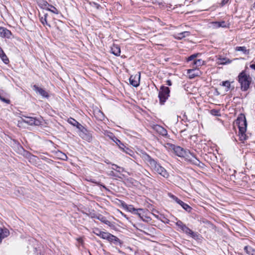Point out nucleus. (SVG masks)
Segmentation results:
<instances>
[{"label": "nucleus", "instance_id": "1", "mask_svg": "<svg viewBox=\"0 0 255 255\" xmlns=\"http://www.w3.org/2000/svg\"><path fill=\"white\" fill-rule=\"evenodd\" d=\"M165 147L168 150L173 151L179 157H187L189 158V160L196 165H199L200 163V160L194 154L179 146H176L172 143H167L165 144Z\"/></svg>", "mask_w": 255, "mask_h": 255}, {"label": "nucleus", "instance_id": "2", "mask_svg": "<svg viewBox=\"0 0 255 255\" xmlns=\"http://www.w3.org/2000/svg\"><path fill=\"white\" fill-rule=\"evenodd\" d=\"M145 160L148 162L151 168L164 178H168L169 173L166 170L149 155L145 156Z\"/></svg>", "mask_w": 255, "mask_h": 255}, {"label": "nucleus", "instance_id": "3", "mask_svg": "<svg viewBox=\"0 0 255 255\" xmlns=\"http://www.w3.org/2000/svg\"><path fill=\"white\" fill-rule=\"evenodd\" d=\"M238 82L240 84L243 91H247L252 82V78L245 71H242L238 75Z\"/></svg>", "mask_w": 255, "mask_h": 255}, {"label": "nucleus", "instance_id": "4", "mask_svg": "<svg viewBox=\"0 0 255 255\" xmlns=\"http://www.w3.org/2000/svg\"><path fill=\"white\" fill-rule=\"evenodd\" d=\"M237 121L239 124L240 140L242 141H244L247 138L245 132L247 130V123L245 116L241 115V116L238 117Z\"/></svg>", "mask_w": 255, "mask_h": 255}, {"label": "nucleus", "instance_id": "5", "mask_svg": "<svg viewBox=\"0 0 255 255\" xmlns=\"http://www.w3.org/2000/svg\"><path fill=\"white\" fill-rule=\"evenodd\" d=\"M170 89L167 87L162 86L160 87V91L158 93V98L160 103L163 105L169 97Z\"/></svg>", "mask_w": 255, "mask_h": 255}, {"label": "nucleus", "instance_id": "6", "mask_svg": "<svg viewBox=\"0 0 255 255\" xmlns=\"http://www.w3.org/2000/svg\"><path fill=\"white\" fill-rule=\"evenodd\" d=\"M125 208L128 211L134 213V214L137 215L141 218H142V215L145 212L143 209L141 208L136 209L134 208L133 206L132 205H126Z\"/></svg>", "mask_w": 255, "mask_h": 255}, {"label": "nucleus", "instance_id": "7", "mask_svg": "<svg viewBox=\"0 0 255 255\" xmlns=\"http://www.w3.org/2000/svg\"><path fill=\"white\" fill-rule=\"evenodd\" d=\"M22 121L30 126H38L41 124V122L39 120L32 117H25L24 118L22 119Z\"/></svg>", "mask_w": 255, "mask_h": 255}, {"label": "nucleus", "instance_id": "8", "mask_svg": "<svg viewBox=\"0 0 255 255\" xmlns=\"http://www.w3.org/2000/svg\"><path fill=\"white\" fill-rule=\"evenodd\" d=\"M97 219L100 220L102 223H104L112 228L115 227L114 225L109 220L108 216L98 214L97 215Z\"/></svg>", "mask_w": 255, "mask_h": 255}, {"label": "nucleus", "instance_id": "9", "mask_svg": "<svg viewBox=\"0 0 255 255\" xmlns=\"http://www.w3.org/2000/svg\"><path fill=\"white\" fill-rule=\"evenodd\" d=\"M33 90L37 94L41 95L43 98H48L49 97L48 93L43 89L39 87L36 85L32 86Z\"/></svg>", "mask_w": 255, "mask_h": 255}, {"label": "nucleus", "instance_id": "10", "mask_svg": "<svg viewBox=\"0 0 255 255\" xmlns=\"http://www.w3.org/2000/svg\"><path fill=\"white\" fill-rule=\"evenodd\" d=\"M140 74L131 75L129 78L130 84L133 87H137L139 85Z\"/></svg>", "mask_w": 255, "mask_h": 255}, {"label": "nucleus", "instance_id": "11", "mask_svg": "<svg viewBox=\"0 0 255 255\" xmlns=\"http://www.w3.org/2000/svg\"><path fill=\"white\" fill-rule=\"evenodd\" d=\"M11 32L5 27H0V37L2 38H10Z\"/></svg>", "mask_w": 255, "mask_h": 255}, {"label": "nucleus", "instance_id": "12", "mask_svg": "<svg viewBox=\"0 0 255 255\" xmlns=\"http://www.w3.org/2000/svg\"><path fill=\"white\" fill-rule=\"evenodd\" d=\"M184 233L190 236L191 237H192L194 239H195L197 238L198 235L197 234L194 232L193 231H192L191 229H190L188 227H187L186 225H185L183 228L181 230Z\"/></svg>", "mask_w": 255, "mask_h": 255}, {"label": "nucleus", "instance_id": "13", "mask_svg": "<svg viewBox=\"0 0 255 255\" xmlns=\"http://www.w3.org/2000/svg\"><path fill=\"white\" fill-rule=\"evenodd\" d=\"M173 198L175 200V201L180 205H181L182 208L185 209L186 211L190 212L191 210V207L187 205V204L183 202L181 200L178 199L176 197L173 196Z\"/></svg>", "mask_w": 255, "mask_h": 255}, {"label": "nucleus", "instance_id": "14", "mask_svg": "<svg viewBox=\"0 0 255 255\" xmlns=\"http://www.w3.org/2000/svg\"><path fill=\"white\" fill-rule=\"evenodd\" d=\"M154 129L158 133H159L162 136H166L167 134V130L164 128L160 126L156 125L154 127Z\"/></svg>", "mask_w": 255, "mask_h": 255}, {"label": "nucleus", "instance_id": "15", "mask_svg": "<svg viewBox=\"0 0 255 255\" xmlns=\"http://www.w3.org/2000/svg\"><path fill=\"white\" fill-rule=\"evenodd\" d=\"M190 35V32L189 31H184L179 33H177L175 36V38L177 39H181L183 38L187 37Z\"/></svg>", "mask_w": 255, "mask_h": 255}, {"label": "nucleus", "instance_id": "16", "mask_svg": "<svg viewBox=\"0 0 255 255\" xmlns=\"http://www.w3.org/2000/svg\"><path fill=\"white\" fill-rule=\"evenodd\" d=\"M231 62V61L227 58H219L217 60V63L219 65H225L229 64Z\"/></svg>", "mask_w": 255, "mask_h": 255}, {"label": "nucleus", "instance_id": "17", "mask_svg": "<svg viewBox=\"0 0 255 255\" xmlns=\"http://www.w3.org/2000/svg\"><path fill=\"white\" fill-rule=\"evenodd\" d=\"M107 240L110 242L113 243L115 245L121 244L120 240L112 234L111 237H109V239H107Z\"/></svg>", "mask_w": 255, "mask_h": 255}, {"label": "nucleus", "instance_id": "18", "mask_svg": "<svg viewBox=\"0 0 255 255\" xmlns=\"http://www.w3.org/2000/svg\"><path fill=\"white\" fill-rule=\"evenodd\" d=\"M204 64V61L202 59L195 60L193 61L192 67L196 69L198 67L201 66Z\"/></svg>", "mask_w": 255, "mask_h": 255}, {"label": "nucleus", "instance_id": "19", "mask_svg": "<svg viewBox=\"0 0 255 255\" xmlns=\"http://www.w3.org/2000/svg\"><path fill=\"white\" fill-rule=\"evenodd\" d=\"M235 50L237 51H242L245 54H249L250 53V50L247 49L245 46H237L236 47Z\"/></svg>", "mask_w": 255, "mask_h": 255}, {"label": "nucleus", "instance_id": "20", "mask_svg": "<svg viewBox=\"0 0 255 255\" xmlns=\"http://www.w3.org/2000/svg\"><path fill=\"white\" fill-rule=\"evenodd\" d=\"M112 53L116 56H119L121 53V49L119 46H114L111 49Z\"/></svg>", "mask_w": 255, "mask_h": 255}, {"label": "nucleus", "instance_id": "21", "mask_svg": "<svg viewBox=\"0 0 255 255\" xmlns=\"http://www.w3.org/2000/svg\"><path fill=\"white\" fill-rule=\"evenodd\" d=\"M97 235L100 236L101 238L103 239H109V237H111V234L107 233V232H100V234L97 233Z\"/></svg>", "mask_w": 255, "mask_h": 255}, {"label": "nucleus", "instance_id": "22", "mask_svg": "<svg viewBox=\"0 0 255 255\" xmlns=\"http://www.w3.org/2000/svg\"><path fill=\"white\" fill-rule=\"evenodd\" d=\"M213 25L214 28H219V27H226V25L225 24V21H221V22H214L213 23Z\"/></svg>", "mask_w": 255, "mask_h": 255}, {"label": "nucleus", "instance_id": "23", "mask_svg": "<svg viewBox=\"0 0 255 255\" xmlns=\"http://www.w3.org/2000/svg\"><path fill=\"white\" fill-rule=\"evenodd\" d=\"M244 250L249 255H255V250L251 247L246 246L244 248Z\"/></svg>", "mask_w": 255, "mask_h": 255}, {"label": "nucleus", "instance_id": "24", "mask_svg": "<svg viewBox=\"0 0 255 255\" xmlns=\"http://www.w3.org/2000/svg\"><path fill=\"white\" fill-rule=\"evenodd\" d=\"M48 14L47 13H45L43 16H40V20L41 22L43 24V25H45V24L48 25L49 27H50V24H49L47 22V16Z\"/></svg>", "mask_w": 255, "mask_h": 255}, {"label": "nucleus", "instance_id": "25", "mask_svg": "<svg viewBox=\"0 0 255 255\" xmlns=\"http://www.w3.org/2000/svg\"><path fill=\"white\" fill-rule=\"evenodd\" d=\"M0 58L5 64L9 63V59L4 52L0 54Z\"/></svg>", "mask_w": 255, "mask_h": 255}, {"label": "nucleus", "instance_id": "26", "mask_svg": "<svg viewBox=\"0 0 255 255\" xmlns=\"http://www.w3.org/2000/svg\"><path fill=\"white\" fill-rule=\"evenodd\" d=\"M105 119V116L104 114L100 111L97 112V119L100 121L104 120Z\"/></svg>", "mask_w": 255, "mask_h": 255}, {"label": "nucleus", "instance_id": "27", "mask_svg": "<svg viewBox=\"0 0 255 255\" xmlns=\"http://www.w3.org/2000/svg\"><path fill=\"white\" fill-rule=\"evenodd\" d=\"M68 122L74 126L76 125H80V124L77 121L72 118L68 119Z\"/></svg>", "mask_w": 255, "mask_h": 255}, {"label": "nucleus", "instance_id": "28", "mask_svg": "<svg viewBox=\"0 0 255 255\" xmlns=\"http://www.w3.org/2000/svg\"><path fill=\"white\" fill-rule=\"evenodd\" d=\"M221 85L226 87V91H228L230 88L231 84L229 81H226L222 82Z\"/></svg>", "mask_w": 255, "mask_h": 255}, {"label": "nucleus", "instance_id": "29", "mask_svg": "<svg viewBox=\"0 0 255 255\" xmlns=\"http://www.w3.org/2000/svg\"><path fill=\"white\" fill-rule=\"evenodd\" d=\"M210 113L213 116H217V117L221 116L220 110L213 109V110H211Z\"/></svg>", "mask_w": 255, "mask_h": 255}, {"label": "nucleus", "instance_id": "30", "mask_svg": "<svg viewBox=\"0 0 255 255\" xmlns=\"http://www.w3.org/2000/svg\"><path fill=\"white\" fill-rule=\"evenodd\" d=\"M112 165V169L113 170H117V168H119V170H118V172H121L124 171L123 168L120 167L116 164H113Z\"/></svg>", "mask_w": 255, "mask_h": 255}, {"label": "nucleus", "instance_id": "31", "mask_svg": "<svg viewBox=\"0 0 255 255\" xmlns=\"http://www.w3.org/2000/svg\"><path fill=\"white\" fill-rule=\"evenodd\" d=\"M182 221L180 220H178L176 222V225L181 230L183 228V226L185 225Z\"/></svg>", "mask_w": 255, "mask_h": 255}, {"label": "nucleus", "instance_id": "32", "mask_svg": "<svg viewBox=\"0 0 255 255\" xmlns=\"http://www.w3.org/2000/svg\"><path fill=\"white\" fill-rule=\"evenodd\" d=\"M104 134L105 136L109 137L112 140H113V139L115 138V135L113 133L111 132L105 131Z\"/></svg>", "mask_w": 255, "mask_h": 255}, {"label": "nucleus", "instance_id": "33", "mask_svg": "<svg viewBox=\"0 0 255 255\" xmlns=\"http://www.w3.org/2000/svg\"><path fill=\"white\" fill-rule=\"evenodd\" d=\"M97 187H98L102 191H103L104 190L105 191H107V189L105 186L99 184L97 182Z\"/></svg>", "mask_w": 255, "mask_h": 255}, {"label": "nucleus", "instance_id": "34", "mask_svg": "<svg viewBox=\"0 0 255 255\" xmlns=\"http://www.w3.org/2000/svg\"><path fill=\"white\" fill-rule=\"evenodd\" d=\"M50 4H49L47 1H44L43 2V6L42 7L43 9H46V10L49 9V7H50Z\"/></svg>", "mask_w": 255, "mask_h": 255}, {"label": "nucleus", "instance_id": "35", "mask_svg": "<svg viewBox=\"0 0 255 255\" xmlns=\"http://www.w3.org/2000/svg\"><path fill=\"white\" fill-rule=\"evenodd\" d=\"M0 100L6 104H9L10 102L9 100L5 99V98L3 97L1 95L0 96Z\"/></svg>", "mask_w": 255, "mask_h": 255}, {"label": "nucleus", "instance_id": "36", "mask_svg": "<svg viewBox=\"0 0 255 255\" xmlns=\"http://www.w3.org/2000/svg\"><path fill=\"white\" fill-rule=\"evenodd\" d=\"M199 55L198 53L193 54L188 58V61H191L194 59Z\"/></svg>", "mask_w": 255, "mask_h": 255}, {"label": "nucleus", "instance_id": "37", "mask_svg": "<svg viewBox=\"0 0 255 255\" xmlns=\"http://www.w3.org/2000/svg\"><path fill=\"white\" fill-rule=\"evenodd\" d=\"M50 7L53 8V9H51L49 8V9H48V10H49L54 13H58V10L54 6L51 5H50Z\"/></svg>", "mask_w": 255, "mask_h": 255}, {"label": "nucleus", "instance_id": "38", "mask_svg": "<svg viewBox=\"0 0 255 255\" xmlns=\"http://www.w3.org/2000/svg\"><path fill=\"white\" fill-rule=\"evenodd\" d=\"M112 140L114 141L115 143H116L117 144H118V143H121V141L115 136V138H114Z\"/></svg>", "mask_w": 255, "mask_h": 255}, {"label": "nucleus", "instance_id": "39", "mask_svg": "<svg viewBox=\"0 0 255 255\" xmlns=\"http://www.w3.org/2000/svg\"><path fill=\"white\" fill-rule=\"evenodd\" d=\"M117 145L119 146V147L121 149L124 150V147H125V146L124 145V144L123 143H122V142H121V143H118V144H117Z\"/></svg>", "mask_w": 255, "mask_h": 255}, {"label": "nucleus", "instance_id": "40", "mask_svg": "<svg viewBox=\"0 0 255 255\" xmlns=\"http://www.w3.org/2000/svg\"><path fill=\"white\" fill-rule=\"evenodd\" d=\"M228 1H229V0H222V1H221L222 6H223L225 4H226L228 2Z\"/></svg>", "mask_w": 255, "mask_h": 255}, {"label": "nucleus", "instance_id": "41", "mask_svg": "<svg viewBox=\"0 0 255 255\" xmlns=\"http://www.w3.org/2000/svg\"><path fill=\"white\" fill-rule=\"evenodd\" d=\"M109 175L115 177H118V176L116 175V174L113 171H111L109 173Z\"/></svg>", "mask_w": 255, "mask_h": 255}, {"label": "nucleus", "instance_id": "42", "mask_svg": "<svg viewBox=\"0 0 255 255\" xmlns=\"http://www.w3.org/2000/svg\"><path fill=\"white\" fill-rule=\"evenodd\" d=\"M166 83H167V85L169 86L172 85V82H171V80H168L166 81Z\"/></svg>", "mask_w": 255, "mask_h": 255}, {"label": "nucleus", "instance_id": "43", "mask_svg": "<svg viewBox=\"0 0 255 255\" xmlns=\"http://www.w3.org/2000/svg\"><path fill=\"white\" fill-rule=\"evenodd\" d=\"M250 67L255 70V64H252L250 65Z\"/></svg>", "mask_w": 255, "mask_h": 255}, {"label": "nucleus", "instance_id": "44", "mask_svg": "<svg viewBox=\"0 0 255 255\" xmlns=\"http://www.w3.org/2000/svg\"><path fill=\"white\" fill-rule=\"evenodd\" d=\"M75 127H76L80 129L81 127H82V125L80 124V125H76Z\"/></svg>", "mask_w": 255, "mask_h": 255}, {"label": "nucleus", "instance_id": "45", "mask_svg": "<svg viewBox=\"0 0 255 255\" xmlns=\"http://www.w3.org/2000/svg\"><path fill=\"white\" fill-rule=\"evenodd\" d=\"M193 71H194V69H189V70H188V73L190 74V73H191Z\"/></svg>", "mask_w": 255, "mask_h": 255}, {"label": "nucleus", "instance_id": "46", "mask_svg": "<svg viewBox=\"0 0 255 255\" xmlns=\"http://www.w3.org/2000/svg\"><path fill=\"white\" fill-rule=\"evenodd\" d=\"M77 240H78V241H79V242H80V243H82V239H81V238H78V239H77Z\"/></svg>", "mask_w": 255, "mask_h": 255}, {"label": "nucleus", "instance_id": "47", "mask_svg": "<svg viewBox=\"0 0 255 255\" xmlns=\"http://www.w3.org/2000/svg\"><path fill=\"white\" fill-rule=\"evenodd\" d=\"M3 52H4V51H3V50L2 49V48H1L0 49V54L1 53H2Z\"/></svg>", "mask_w": 255, "mask_h": 255}, {"label": "nucleus", "instance_id": "48", "mask_svg": "<svg viewBox=\"0 0 255 255\" xmlns=\"http://www.w3.org/2000/svg\"><path fill=\"white\" fill-rule=\"evenodd\" d=\"M194 77V75H192V76L190 77V78H193Z\"/></svg>", "mask_w": 255, "mask_h": 255}, {"label": "nucleus", "instance_id": "49", "mask_svg": "<svg viewBox=\"0 0 255 255\" xmlns=\"http://www.w3.org/2000/svg\"><path fill=\"white\" fill-rule=\"evenodd\" d=\"M119 170V168H117V170H115V171H116L118 172V170Z\"/></svg>", "mask_w": 255, "mask_h": 255}, {"label": "nucleus", "instance_id": "50", "mask_svg": "<svg viewBox=\"0 0 255 255\" xmlns=\"http://www.w3.org/2000/svg\"><path fill=\"white\" fill-rule=\"evenodd\" d=\"M1 96V95L0 94V96Z\"/></svg>", "mask_w": 255, "mask_h": 255}]
</instances>
